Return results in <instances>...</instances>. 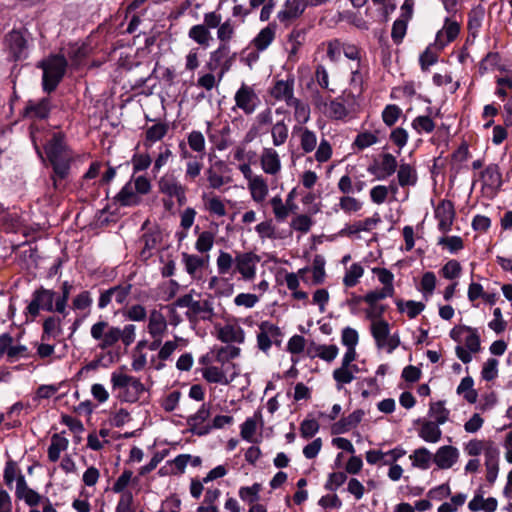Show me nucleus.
Returning <instances> with one entry per match:
<instances>
[{"label":"nucleus","mask_w":512,"mask_h":512,"mask_svg":"<svg viewBox=\"0 0 512 512\" xmlns=\"http://www.w3.org/2000/svg\"><path fill=\"white\" fill-rule=\"evenodd\" d=\"M47 133L42 126L40 128L36 123L30 127L31 140L40 157H42L40 145L44 146L46 158L53 168V186L58 189L59 180H63L69 175L74 155L61 134L54 133L50 139H47Z\"/></svg>","instance_id":"obj_1"},{"label":"nucleus","mask_w":512,"mask_h":512,"mask_svg":"<svg viewBox=\"0 0 512 512\" xmlns=\"http://www.w3.org/2000/svg\"><path fill=\"white\" fill-rule=\"evenodd\" d=\"M437 282L436 274L432 271H427L423 273L417 289L427 300L434 294Z\"/></svg>","instance_id":"obj_57"},{"label":"nucleus","mask_w":512,"mask_h":512,"mask_svg":"<svg viewBox=\"0 0 512 512\" xmlns=\"http://www.w3.org/2000/svg\"><path fill=\"white\" fill-rule=\"evenodd\" d=\"M288 106L294 108L293 116L298 124L297 126H303L310 120L311 111L307 103L295 98Z\"/></svg>","instance_id":"obj_58"},{"label":"nucleus","mask_w":512,"mask_h":512,"mask_svg":"<svg viewBox=\"0 0 512 512\" xmlns=\"http://www.w3.org/2000/svg\"><path fill=\"white\" fill-rule=\"evenodd\" d=\"M325 259L321 255H316L312 261V265L310 268H307V272H311L312 274V285H320L323 284L326 279V271H325Z\"/></svg>","instance_id":"obj_56"},{"label":"nucleus","mask_w":512,"mask_h":512,"mask_svg":"<svg viewBox=\"0 0 512 512\" xmlns=\"http://www.w3.org/2000/svg\"><path fill=\"white\" fill-rule=\"evenodd\" d=\"M364 275V268L360 263H353L346 268L343 276V285L346 288L355 287Z\"/></svg>","instance_id":"obj_62"},{"label":"nucleus","mask_w":512,"mask_h":512,"mask_svg":"<svg viewBox=\"0 0 512 512\" xmlns=\"http://www.w3.org/2000/svg\"><path fill=\"white\" fill-rule=\"evenodd\" d=\"M231 64L230 47L223 43L219 44L218 47L210 53L206 67L211 72L219 69V81H222L224 75L230 70Z\"/></svg>","instance_id":"obj_12"},{"label":"nucleus","mask_w":512,"mask_h":512,"mask_svg":"<svg viewBox=\"0 0 512 512\" xmlns=\"http://www.w3.org/2000/svg\"><path fill=\"white\" fill-rule=\"evenodd\" d=\"M370 332L376 347L391 354L400 345L398 333H390V324L385 319L373 320L370 323Z\"/></svg>","instance_id":"obj_6"},{"label":"nucleus","mask_w":512,"mask_h":512,"mask_svg":"<svg viewBox=\"0 0 512 512\" xmlns=\"http://www.w3.org/2000/svg\"><path fill=\"white\" fill-rule=\"evenodd\" d=\"M276 29V24H269L253 38L252 45L258 52L265 51L273 43L276 37Z\"/></svg>","instance_id":"obj_42"},{"label":"nucleus","mask_w":512,"mask_h":512,"mask_svg":"<svg viewBox=\"0 0 512 512\" xmlns=\"http://www.w3.org/2000/svg\"><path fill=\"white\" fill-rule=\"evenodd\" d=\"M498 507V502L494 497L484 498L483 495L478 492L468 503V508L472 512H495Z\"/></svg>","instance_id":"obj_48"},{"label":"nucleus","mask_w":512,"mask_h":512,"mask_svg":"<svg viewBox=\"0 0 512 512\" xmlns=\"http://www.w3.org/2000/svg\"><path fill=\"white\" fill-rule=\"evenodd\" d=\"M0 355L6 356L10 362L29 357L28 348L19 343L14 344L12 336L8 333L0 335Z\"/></svg>","instance_id":"obj_14"},{"label":"nucleus","mask_w":512,"mask_h":512,"mask_svg":"<svg viewBox=\"0 0 512 512\" xmlns=\"http://www.w3.org/2000/svg\"><path fill=\"white\" fill-rule=\"evenodd\" d=\"M159 190L169 197L176 198L180 204L186 199L185 188L173 176H163L159 180Z\"/></svg>","instance_id":"obj_32"},{"label":"nucleus","mask_w":512,"mask_h":512,"mask_svg":"<svg viewBox=\"0 0 512 512\" xmlns=\"http://www.w3.org/2000/svg\"><path fill=\"white\" fill-rule=\"evenodd\" d=\"M260 262V257L252 252H238L236 253V267L234 272L239 275V279L251 283L257 276V266Z\"/></svg>","instance_id":"obj_8"},{"label":"nucleus","mask_w":512,"mask_h":512,"mask_svg":"<svg viewBox=\"0 0 512 512\" xmlns=\"http://www.w3.org/2000/svg\"><path fill=\"white\" fill-rule=\"evenodd\" d=\"M394 303L397 307V310L400 313H406L410 319L416 318L425 309L424 303L414 300L404 301L397 298L394 300Z\"/></svg>","instance_id":"obj_54"},{"label":"nucleus","mask_w":512,"mask_h":512,"mask_svg":"<svg viewBox=\"0 0 512 512\" xmlns=\"http://www.w3.org/2000/svg\"><path fill=\"white\" fill-rule=\"evenodd\" d=\"M208 286L218 296L229 297L234 293V285L223 276H212Z\"/></svg>","instance_id":"obj_53"},{"label":"nucleus","mask_w":512,"mask_h":512,"mask_svg":"<svg viewBox=\"0 0 512 512\" xmlns=\"http://www.w3.org/2000/svg\"><path fill=\"white\" fill-rule=\"evenodd\" d=\"M56 298L53 290L40 287L33 292L31 301L26 307V313L34 320L41 310L56 312Z\"/></svg>","instance_id":"obj_7"},{"label":"nucleus","mask_w":512,"mask_h":512,"mask_svg":"<svg viewBox=\"0 0 512 512\" xmlns=\"http://www.w3.org/2000/svg\"><path fill=\"white\" fill-rule=\"evenodd\" d=\"M111 389L115 397L125 403H136L146 392V387L140 378L127 372L125 367H120L111 373Z\"/></svg>","instance_id":"obj_3"},{"label":"nucleus","mask_w":512,"mask_h":512,"mask_svg":"<svg viewBox=\"0 0 512 512\" xmlns=\"http://www.w3.org/2000/svg\"><path fill=\"white\" fill-rule=\"evenodd\" d=\"M273 115L270 108L259 112L255 117V122L249 128L244 136V143H250L259 137L268 126H272Z\"/></svg>","instance_id":"obj_22"},{"label":"nucleus","mask_w":512,"mask_h":512,"mask_svg":"<svg viewBox=\"0 0 512 512\" xmlns=\"http://www.w3.org/2000/svg\"><path fill=\"white\" fill-rule=\"evenodd\" d=\"M90 334L101 350L108 349L118 342V327L111 326L105 320L94 323L91 326Z\"/></svg>","instance_id":"obj_9"},{"label":"nucleus","mask_w":512,"mask_h":512,"mask_svg":"<svg viewBox=\"0 0 512 512\" xmlns=\"http://www.w3.org/2000/svg\"><path fill=\"white\" fill-rule=\"evenodd\" d=\"M272 143L275 147L282 146L286 143L289 136V128L284 120H279L272 124L271 129Z\"/></svg>","instance_id":"obj_60"},{"label":"nucleus","mask_w":512,"mask_h":512,"mask_svg":"<svg viewBox=\"0 0 512 512\" xmlns=\"http://www.w3.org/2000/svg\"><path fill=\"white\" fill-rule=\"evenodd\" d=\"M50 109L51 104L48 98H42L37 101L30 100L24 108V114L30 119L43 120L48 117Z\"/></svg>","instance_id":"obj_36"},{"label":"nucleus","mask_w":512,"mask_h":512,"mask_svg":"<svg viewBox=\"0 0 512 512\" xmlns=\"http://www.w3.org/2000/svg\"><path fill=\"white\" fill-rule=\"evenodd\" d=\"M211 414L210 404L203 403L196 413L188 418V424L191 430L197 435H205L211 430L210 426H205V422L208 420Z\"/></svg>","instance_id":"obj_29"},{"label":"nucleus","mask_w":512,"mask_h":512,"mask_svg":"<svg viewBox=\"0 0 512 512\" xmlns=\"http://www.w3.org/2000/svg\"><path fill=\"white\" fill-rule=\"evenodd\" d=\"M459 33L460 24L450 17L445 18L442 29L436 34L434 47L438 51L443 50L449 43L453 42L458 37Z\"/></svg>","instance_id":"obj_16"},{"label":"nucleus","mask_w":512,"mask_h":512,"mask_svg":"<svg viewBox=\"0 0 512 512\" xmlns=\"http://www.w3.org/2000/svg\"><path fill=\"white\" fill-rule=\"evenodd\" d=\"M338 206L343 213L353 215L359 213L363 209L364 202L351 195H343L339 198Z\"/></svg>","instance_id":"obj_59"},{"label":"nucleus","mask_w":512,"mask_h":512,"mask_svg":"<svg viewBox=\"0 0 512 512\" xmlns=\"http://www.w3.org/2000/svg\"><path fill=\"white\" fill-rule=\"evenodd\" d=\"M203 209L209 213L210 216L222 218L227 215L228 200L221 198L213 193H203L201 196Z\"/></svg>","instance_id":"obj_24"},{"label":"nucleus","mask_w":512,"mask_h":512,"mask_svg":"<svg viewBox=\"0 0 512 512\" xmlns=\"http://www.w3.org/2000/svg\"><path fill=\"white\" fill-rule=\"evenodd\" d=\"M418 423V436L427 443L435 444L441 440L442 430L441 425L422 418L417 421Z\"/></svg>","instance_id":"obj_31"},{"label":"nucleus","mask_w":512,"mask_h":512,"mask_svg":"<svg viewBox=\"0 0 512 512\" xmlns=\"http://www.w3.org/2000/svg\"><path fill=\"white\" fill-rule=\"evenodd\" d=\"M498 447L491 439L473 438L464 444V452L470 457L484 455V460L498 451Z\"/></svg>","instance_id":"obj_18"},{"label":"nucleus","mask_w":512,"mask_h":512,"mask_svg":"<svg viewBox=\"0 0 512 512\" xmlns=\"http://www.w3.org/2000/svg\"><path fill=\"white\" fill-rule=\"evenodd\" d=\"M259 161L261 169L265 174L276 176L281 172V158L275 148L264 147L261 150Z\"/></svg>","instance_id":"obj_21"},{"label":"nucleus","mask_w":512,"mask_h":512,"mask_svg":"<svg viewBox=\"0 0 512 512\" xmlns=\"http://www.w3.org/2000/svg\"><path fill=\"white\" fill-rule=\"evenodd\" d=\"M306 40V32L304 29L294 28L287 36L285 50L287 52V64L295 65L299 56L298 53Z\"/></svg>","instance_id":"obj_19"},{"label":"nucleus","mask_w":512,"mask_h":512,"mask_svg":"<svg viewBox=\"0 0 512 512\" xmlns=\"http://www.w3.org/2000/svg\"><path fill=\"white\" fill-rule=\"evenodd\" d=\"M121 206H134L140 203L141 197L132 185V181L127 182L115 197Z\"/></svg>","instance_id":"obj_49"},{"label":"nucleus","mask_w":512,"mask_h":512,"mask_svg":"<svg viewBox=\"0 0 512 512\" xmlns=\"http://www.w3.org/2000/svg\"><path fill=\"white\" fill-rule=\"evenodd\" d=\"M247 189L250 193L251 199L258 204L263 203L269 193L267 180L261 174L247 182Z\"/></svg>","instance_id":"obj_35"},{"label":"nucleus","mask_w":512,"mask_h":512,"mask_svg":"<svg viewBox=\"0 0 512 512\" xmlns=\"http://www.w3.org/2000/svg\"><path fill=\"white\" fill-rule=\"evenodd\" d=\"M235 108L240 109L246 115L253 114L260 105V98L253 86L242 83L234 95Z\"/></svg>","instance_id":"obj_11"},{"label":"nucleus","mask_w":512,"mask_h":512,"mask_svg":"<svg viewBox=\"0 0 512 512\" xmlns=\"http://www.w3.org/2000/svg\"><path fill=\"white\" fill-rule=\"evenodd\" d=\"M188 37L199 46L207 48L212 40V35L208 27L202 24L193 25L188 31Z\"/></svg>","instance_id":"obj_52"},{"label":"nucleus","mask_w":512,"mask_h":512,"mask_svg":"<svg viewBox=\"0 0 512 512\" xmlns=\"http://www.w3.org/2000/svg\"><path fill=\"white\" fill-rule=\"evenodd\" d=\"M463 268L456 259L448 260L440 269L439 273L442 278L451 282L458 281L462 274Z\"/></svg>","instance_id":"obj_64"},{"label":"nucleus","mask_w":512,"mask_h":512,"mask_svg":"<svg viewBox=\"0 0 512 512\" xmlns=\"http://www.w3.org/2000/svg\"><path fill=\"white\" fill-rule=\"evenodd\" d=\"M457 394L461 395L468 403L474 404L477 401L478 393L474 389V380L472 377H464L457 387Z\"/></svg>","instance_id":"obj_61"},{"label":"nucleus","mask_w":512,"mask_h":512,"mask_svg":"<svg viewBox=\"0 0 512 512\" xmlns=\"http://www.w3.org/2000/svg\"><path fill=\"white\" fill-rule=\"evenodd\" d=\"M371 272L377 277L378 282L382 285L381 289L369 291L363 296V301L373 306L378 301L393 297L395 294L394 274L387 268L373 267Z\"/></svg>","instance_id":"obj_5"},{"label":"nucleus","mask_w":512,"mask_h":512,"mask_svg":"<svg viewBox=\"0 0 512 512\" xmlns=\"http://www.w3.org/2000/svg\"><path fill=\"white\" fill-rule=\"evenodd\" d=\"M310 357H318L326 362H332L338 355L339 349L336 345L315 344L313 343L307 350Z\"/></svg>","instance_id":"obj_45"},{"label":"nucleus","mask_w":512,"mask_h":512,"mask_svg":"<svg viewBox=\"0 0 512 512\" xmlns=\"http://www.w3.org/2000/svg\"><path fill=\"white\" fill-rule=\"evenodd\" d=\"M307 7L305 0H286L277 18L281 23H288L299 18Z\"/></svg>","instance_id":"obj_27"},{"label":"nucleus","mask_w":512,"mask_h":512,"mask_svg":"<svg viewBox=\"0 0 512 512\" xmlns=\"http://www.w3.org/2000/svg\"><path fill=\"white\" fill-rule=\"evenodd\" d=\"M270 94L274 99L284 101L288 105L295 99L294 79L277 80L271 88Z\"/></svg>","instance_id":"obj_33"},{"label":"nucleus","mask_w":512,"mask_h":512,"mask_svg":"<svg viewBox=\"0 0 512 512\" xmlns=\"http://www.w3.org/2000/svg\"><path fill=\"white\" fill-rule=\"evenodd\" d=\"M366 413L362 409H356L346 417H342L339 421L335 422L331 427L332 434H344L356 428L363 420Z\"/></svg>","instance_id":"obj_30"},{"label":"nucleus","mask_w":512,"mask_h":512,"mask_svg":"<svg viewBox=\"0 0 512 512\" xmlns=\"http://www.w3.org/2000/svg\"><path fill=\"white\" fill-rule=\"evenodd\" d=\"M251 289L255 293H239L236 295L233 300L234 305L247 309L255 307L259 303L260 297L269 290V282L262 279L257 284H254Z\"/></svg>","instance_id":"obj_15"},{"label":"nucleus","mask_w":512,"mask_h":512,"mask_svg":"<svg viewBox=\"0 0 512 512\" xmlns=\"http://www.w3.org/2000/svg\"><path fill=\"white\" fill-rule=\"evenodd\" d=\"M38 67L43 70V89L50 93L61 82L67 68V60L63 55L53 54L39 62Z\"/></svg>","instance_id":"obj_4"},{"label":"nucleus","mask_w":512,"mask_h":512,"mask_svg":"<svg viewBox=\"0 0 512 512\" xmlns=\"http://www.w3.org/2000/svg\"><path fill=\"white\" fill-rule=\"evenodd\" d=\"M460 458V451L453 445H443L433 454V463L440 470L452 468Z\"/></svg>","instance_id":"obj_17"},{"label":"nucleus","mask_w":512,"mask_h":512,"mask_svg":"<svg viewBox=\"0 0 512 512\" xmlns=\"http://www.w3.org/2000/svg\"><path fill=\"white\" fill-rule=\"evenodd\" d=\"M68 446L69 440L64 436V433L53 434L47 451L49 461L57 462L61 453L66 451Z\"/></svg>","instance_id":"obj_43"},{"label":"nucleus","mask_w":512,"mask_h":512,"mask_svg":"<svg viewBox=\"0 0 512 512\" xmlns=\"http://www.w3.org/2000/svg\"><path fill=\"white\" fill-rule=\"evenodd\" d=\"M341 343L346 347V351L342 356L340 366L332 372V378L338 391L351 384L360 372L359 366L354 363L358 357L356 347L359 343V334L357 330L349 326L343 328Z\"/></svg>","instance_id":"obj_2"},{"label":"nucleus","mask_w":512,"mask_h":512,"mask_svg":"<svg viewBox=\"0 0 512 512\" xmlns=\"http://www.w3.org/2000/svg\"><path fill=\"white\" fill-rule=\"evenodd\" d=\"M217 338L224 343L242 344L245 341V332L243 328L233 322L226 323L223 326H217Z\"/></svg>","instance_id":"obj_28"},{"label":"nucleus","mask_w":512,"mask_h":512,"mask_svg":"<svg viewBox=\"0 0 512 512\" xmlns=\"http://www.w3.org/2000/svg\"><path fill=\"white\" fill-rule=\"evenodd\" d=\"M223 168L224 163L222 161H217L206 170V178L211 188L219 189L229 182L228 178H226L222 173Z\"/></svg>","instance_id":"obj_47"},{"label":"nucleus","mask_w":512,"mask_h":512,"mask_svg":"<svg viewBox=\"0 0 512 512\" xmlns=\"http://www.w3.org/2000/svg\"><path fill=\"white\" fill-rule=\"evenodd\" d=\"M236 255L233 257L231 253L220 250L216 258V268L219 276H233L235 274Z\"/></svg>","instance_id":"obj_46"},{"label":"nucleus","mask_w":512,"mask_h":512,"mask_svg":"<svg viewBox=\"0 0 512 512\" xmlns=\"http://www.w3.org/2000/svg\"><path fill=\"white\" fill-rule=\"evenodd\" d=\"M168 132V125L156 123L147 128L145 132L144 146L150 148L154 143L162 140Z\"/></svg>","instance_id":"obj_55"},{"label":"nucleus","mask_w":512,"mask_h":512,"mask_svg":"<svg viewBox=\"0 0 512 512\" xmlns=\"http://www.w3.org/2000/svg\"><path fill=\"white\" fill-rule=\"evenodd\" d=\"M168 329L165 316L159 310H152L148 317L147 331L151 337H164Z\"/></svg>","instance_id":"obj_38"},{"label":"nucleus","mask_w":512,"mask_h":512,"mask_svg":"<svg viewBox=\"0 0 512 512\" xmlns=\"http://www.w3.org/2000/svg\"><path fill=\"white\" fill-rule=\"evenodd\" d=\"M435 218L438 221V229L444 234L448 233L455 218L452 202L449 200L441 201L435 208Z\"/></svg>","instance_id":"obj_25"},{"label":"nucleus","mask_w":512,"mask_h":512,"mask_svg":"<svg viewBox=\"0 0 512 512\" xmlns=\"http://www.w3.org/2000/svg\"><path fill=\"white\" fill-rule=\"evenodd\" d=\"M62 322L57 316H49L43 322L42 341L56 340L62 335Z\"/></svg>","instance_id":"obj_44"},{"label":"nucleus","mask_w":512,"mask_h":512,"mask_svg":"<svg viewBox=\"0 0 512 512\" xmlns=\"http://www.w3.org/2000/svg\"><path fill=\"white\" fill-rule=\"evenodd\" d=\"M450 416V411L445 407L444 401L431 402L428 410V420L439 425H444Z\"/></svg>","instance_id":"obj_51"},{"label":"nucleus","mask_w":512,"mask_h":512,"mask_svg":"<svg viewBox=\"0 0 512 512\" xmlns=\"http://www.w3.org/2000/svg\"><path fill=\"white\" fill-rule=\"evenodd\" d=\"M449 335L452 340L459 344L463 343V347L472 352H479L481 350L480 335L476 328L458 325L451 329Z\"/></svg>","instance_id":"obj_10"},{"label":"nucleus","mask_w":512,"mask_h":512,"mask_svg":"<svg viewBox=\"0 0 512 512\" xmlns=\"http://www.w3.org/2000/svg\"><path fill=\"white\" fill-rule=\"evenodd\" d=\"M202 376L209 383L228 385L235 379L237 372L227 376L223 368L210 365L202 369Z\"/></svg>","instance_id":"obj_39"},{"label":"nucleus","mask_w":512,"mask_h":512,"mask_svg":"<svg viewBox=\"0 0 512 512\" xmlns=\"http://www.w3.org/2000/svg\"><path fill=\"white\" fill-rule=\"evenodd\" d=\"M236 34V25L235 23L230 19H226L225 21H222L220 25L217 28V39L219 41V44H226L229 45V43L232 41V39L235 37Z\"/></svg>","instance_id":"obj_63"},{"label":"nucleus","mask_w":512,"mask_h":512,"mask_svg":"<svg viewBox=\"0 0 512 512\" xmlns=\"http://www.w3.org/2000/svg\"><path fill=\"white\" fill-rule=\"evenodd\" d=\"M6 42L15 59L26 57L27 41L20 31L13 30L6 36Z\"/></svg>","instance_id":"obj_40"},{"label":"nucleus","mask_w":512,"mask_h":512,"mask_svg":"<svg viewBox=\"0 0 512 512\" xmlns=\"http://www.w3.org/2000/svg\"><path fill=\"white\" fill-rule=\"evenodd\" d=\"M293 132L299 138L300 148L304 153H311L317 147V135L305 126H294Z\"/></svg>","instance_id":"obj_41"},{"label":"nucleus","mask_w":512,"mask_h":512,"mask_svg":"<svg viewBox=\"0 0 512 512\" xmlns=\"http://www.w3.org/2000/svg\"><path fill=\"white\" fill-rule=\"evenodd\" d=\"M480 182L482 193L489 198H493L502 185L499 167L495 164L487 166L480 173Z\"/></svg>","instance_id":"obj_13"},{"label":"nucleus","mask_w":512,"mask_h":512,"mask_svg":"<svg viewBox=\"0 0 512 512\" xmlns=\"http://www.w3.org/2000/svg\"><path fill=\"white\" fill-rule=\"evenodd\" d=\"M409 459L414 468L427 470L433 462V454L426 447H420L409 455Z\"/></svg>","instance_id":"obj_50"},{"label":"nucleus","mask_w":512,"mask_h":512,"mask_svg":"<svg viewBox=\"0 0 512 512\" xmlns=\"http://www.w3.org/2000/svg\"><path fill=\"white\" fill-rule=\"evenodd\" d=\"M209 256L206 258L197 254L182 253V263L185 271L193 280H201L203 270L208 262Z\"/></svg>","instance_id":"obj_26"},{"label":"nucleus","mask_w":512,"mask_h":512,"mask_svg":"<svg viewBox=\"0 0 512 512\" xmlns=\"http://www.w3.org/2000/svg\"><path fill=\"white\" fill-rule=\"evenodd\" d=\"M15 496L23 500L29 506H36L41 501V496L38 492L28 487L24 475L18 476Z\"/></svg>","instance_id":"obj_37"},{"label":"nucleus","mask_w":512,"mask_h":512,"mask_svg":"<svg viewBox=\"0 0 512 512\" xmlns=\"http://www.w3.org/2000/svg\"><path fill=\"white\" fill-rule=\"evenodd\" d=\"M281 336L282 333L278 326L269 321H264L259 326L257 346L261 351L267 352L271 348L273 341H276Z\"/></svg>","instance_id":"obj_20"},{"label":"nucleus","mask_w":512,"mask_h":512,"mask_svg":"<svg viewBox=\"0 0 512 512\" xmlns=\"http://www.w3.org/2000/svg\"><path fill=\"white\" fill-rule=\"evenodd\" d=\"M264 420L262 410L257 409L253 416L248 417L240 426V435L243 440L250 443H257L256 432L258 429L263 428Z\"/></svg>","instance_id":"obj_23"},{"label":"nucleus","mask_w":512,"mask_h":512,"mask_svg":"<svg viewBox=\"0 0 512 512\" xmlns=\"http://www.w3.org/2000/svg\"><path fill=\"white\" fill-rule=\"evenodd\" d=\"M380 222V217L375 214L373 217H368L363 220L355 221L351 224L345 225L340 231V235L351 237L361 232H370Z\"/></svg>","instance_id":"obj_34"}]
</instances>
